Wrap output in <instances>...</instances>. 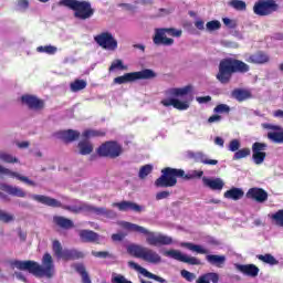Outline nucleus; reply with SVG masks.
Segmentation results:
<instances>
[{"label": "nucleus", "instance_id": "obj_41", "mask_svg": "<svg viewBox=\"0 0 283 283\" xmlns=\"http://www.w3.org/2000/svg\"><path fill=\"white\" fill-rule=\"evenodd\" d=\"M197 160L198 163H202V165H211V166L218 165V159H209L207 158V155L202 153L197 154Z\"/></svg>", "mask_w": 283, "mask_h": 283}, {"label": "nucleus", "instance_id": "obj_45", "mask_svg": "<svg viewBox=\"0 0 283 283\" xmlns=\"http://www.w3.org/2000/svg\"><path fill=\"white\" fill-rule=\"evenodd\" d=\"M248 156H251V149L242 148L239 149V151L234 153L233 160H242V158H247Z\"/></svg>", "mask_w": 283, "mask_h": 283}, {"label": "nucleus", "instance_id": "obj_61", "mask_svg": "<svg viewBox=\"0 0 283 283\" xmlns=\"http://www.w3.org/2000/svg\"><path fill=\"white\" fill-rule=\"evenodd\" d=\"M125 233H114L112 234L113 242H123L125 240Z\"/></svg>", "mask_w": 283, "mask_h": 283}, {"label": "nucleus", "instance_id": "obj_7", "mask_svg": "<svg viewBox=\"0 0 283 283\" xmlns=\"http://www.w3.org/2000/svg\"><path fill=\"white\" fill-rule=\"evenodd\" d=\"M151 78H156V72L150 69H145L117 76L113 80V83L114 85H125V83H134L135 81H149Z\"/></svg>", "mask_w": 283, "mask_h": 283}, {"label": "nucleus", "instance_id": "obj_63", "mask_svg": "<svg viewBox=\"0 0 283 283\" xmlns=\"http://www.w3.org/2000/svg\"><path fill=\"white\" fill-rule=\"evenodd\" d=\"M222 22L224 25H227V28H235V23L229 18H223Z\"/></svg>", "mask_w": 283, "mask_h": 283}, {"label": "nucleus", "instance_id": "obj_44", "mask_svg": "<svg viewBox=\"0 0 283 283\" xmlns=\"http://www.w3.org/2000/svg\"><path fill=\"white\" fill-rule=\"evenodd\" d=\"M36 52H40L41 54H56L57 49L54 45H45V46H38Z\"/></svg>", "mask_w": 283, "mask_h": 283}, {"label": "nucleus", "instance_id": "obj_18", "mask_svg": "<svg viewBox=\"0 0 283 283\" xmlns=\"http://www.w3.org/2000/svg\"><path fill=\"white\" fill-rule=\"evenodd\" d=\"M128 266H130V269H134L135 271H138V273H140L145 277H148L149 280H155V282H159V283H167V280L147 271V269L138 265V263L134 261H129Z\"/></svg>", "mask_w": 283, "mask_h": 283}, {"label": "nucleus", "instance_id": "obj_29", "mask_svg": "<svg viewBox=\"0 0 283 283\" xmlns=\"http://www.w3.org/2000/svg\"><path fill=\"white\" fill-rule=\"evenodd\" d=\"M83 258H85V254L76 249L64 250L62 254V260H65L66 262H70L71 260H83Z\"/></svg>", "mask_w": 283, "mask_h": 283}, {"label": "nucleus", "instance_id": "obj_40", "mask_svg": "<svg viewBox=\"0 0 283 283\" xmlns=\"http://www.w3.org/2000/svg\"><path fill=\"white\" fill-rule=\"evenodd\" d=\"M87 87V82L85 80H75L70 84L71 92H81Z\"/></svg>", "mask_w": 283, "mask_h": 283}, {"label": "nucleus", "instance_id": "obj_30", "mask_svg": "<svg viewBox=\"0 0 283 283\" xmlns=\"http://www.w3.org/2000/svg\"><path fill=\"white\" fill-rule=\"evenodd\" d=\"M53 222L56 227H60V229H74V221L65 217L54 216Z\"/></svg>", "mask_w": 283, "mask_h": 283}, {"label": "nucleus", "instance_id": "obj_3", "mask_svg": "<svg viewBox=\"0 0 283 283\" xmlns=\"http://www.w3.org/2000/svg\"><path fill=\"white\" fill-rule=\"evenodd\" d=\"M202 170H193L192 174H185L182 169L166 167L161 170V176L155 180V187L168 188L178 185V178L182 180H193V178H202Z\"/></svg>", "mask_w": 283, "mask_h": 283}, {"label": "nucleus", "instance_id": "obj_46", "mask_svg": "<svg viewBox=\"0 0 283 283\" xmlns=\"http://www.w3.org/2000/svg\"><path fill=\"white\" fill-rule=\"evenodd\" d=\"M115 70H127V66L123 64V60H114L108 67V72H115Z\"/></svg>", "mask_w": 283, "mask_h": 283}, {"label": "nucleus", "instance_id": "obj_6", "mask_svg": "<svg viewBox=\"0 0 283 283\" xmlns=\"http://www.w3.org/2000/svg\"><path fill=\"white\" fill-rule=\"evenodd\" d=\"M127 253H129V255L133 258H138L139 260H144V262H148L149 264H160L163 262V256H160L158 252L142 245H128Z\"/></svg>", "mask_w": 283, "mask_h": 283}, {"label": "nucleus", "instance_id": "obj_52", "mask_svg": "<svg viewBox=\"0 0 283 283\" xmlns=\"http://www.w3.org/2000/svg\"><path fill=\"white\" fill-rule=\"evenodd\" d=\"M180 274L184 280H187V282H193V280H196V274L187 270H181Z\"/></svg>", "mask_w": 283, "mask_h": 283}, {"label": "nucleus", "instance_id": "obj_33", "mask_svg": "<svg viewBox=\"0 0 283 283\" xmlns=\"http://www.w3.org/2000/svg\"><path fill=\"white\" fill-rule=\"evenodd\" d=\"M223 196L229 200H241V198H244V190H242V188L233 187L230 190L226 191Z\"/></svg>", "mask_w": 283, "mask_h": 283}, {"label": "nucleus", "instance_id": "obj_5", "mask_svg": "<svg viewBox=\"0 0 283 283\" xmlns=\"http://www.w3.org/2000/svg\"><path fill=\"white\" fill-rule=\"evenodd\" d=\"M123 227L128 231H135V233H143V235H147L146 242L150 247H169V244H174V239L171 237H167L164 234L156 235V233L149 232V230H147L143 226L124 222Z\"/></svg>", "mask_w": 283, "mask_h": 283}, {"label": "nucleus", "instance_id": "obj_34", "mask_svg": "<svg viewBox=\"0 0 283 283\" xmlns=\"http://www.w3.org/2000/svg\"><path fill=\"white\" fill-rule=\"evenodd\" d=\"M218 283L220 282V275L216 272H209L203 275H200L197 280V283Z\"/></svg>", "mask_w": 283, "mask_h": 283}, {"label": "nucleus", "instance_id": "obj_8", "mask_svg": "<svg viewBox=\"0 0 283 283\" xmlns=\"http://www.w3.org/2000/svg\"><path fill=\"white\" fill-rule=\"evenodd\" d=\"M167 34L169 36H175L177 39H180V36H182V30H177L174 28L155 29V34L153 36V43L155 45H164V46L174 45V39L167 38Z\"/></svg>", "mask_w": 283, "mask_h": 283}, {"label": "nucleus", "instance_id": "obj_11", "mask_svg": "<svg viewBox=\"0 0 283 283\" xmlns=\"http://www.w3.org/2000/svg\"><path fill=\"white\" fill-rule=\"evenodd\" d=\"M280 10V4L275 0H258L253 6V12L256 17H271Z\"/></svg>", "mask_w": 283, "mask_h": 283}, {"label": "nucleus", "instance_id": "obj_15", "mask_svg": "<svg viewBox=\"0 0 283 283\" xmlns=\"http://www.w3.org/2000/svg\"><path fill=\"white\" fill-rule=\"evenodd\" d=\"M266 147L268 145L265 143L255 142L252 145V159L255 165H262L264 160L266 159Z\"/></svg>", "mask_w": 283, "mask_h": 283}, {"label": "nucleus", "instance_id": "obj_31", "mask_svg": "<svg viewBox=\"0 0 283 283\" xmlns=\"http://www.w3.org/2000/svg\"><path fill=\"white\" fill-rule=\"evenodd\" d=\"M80 240L82 242H98V233L92 230H81L80 231Z\"/></svg>", "mask_w": 283, "mask_h": 283}, {"label": "nucleus", "instance_id": "obj_9", "mask_svg": "<svg viewBox=\"0 0 283 283\" xmlns=\"http://www.w3.org/2000/svg\"><path fill=\"white\" fill-rule=\"evenodd\" d=\"M63 209L70 211L71 213H81V211H85L86 213H95V216H104L105 218H116V212L113 210L94 207L87 203H80L78 206H64Z\"/></svg>", "mask_w": 283, "mask_h": 283}, {"label": "nucleus", "instance_id": "obj_38", "mask_svg": "<svg viewBox=\"0 0 283 283\" xmlns=\"http://www.w3.org/2000/svg\"><path fill=\"white\" fill-rule=\"evenodd\" d=\"M182 247H186V249H188L189 251H193L195 253H200L201 255H207V253H209V251L202 248V245H198L189 242L184 243Z\"/></svg>", "mask_w": 283, "mask_h": 283}, {"label": "nucleus", "instance_id": "obj_36", "mask_svg": "<svg viewBox=\"0 0 283 283\" xmlns=\"http://www.w3.org/2000/svg\"><path fill=\"white\" fill-rule=\"evenodd\" d=\"M81 156H90L94 151V145L90 140H82L77 144Z\"/></svg>", "mask_w": 283, "mask_h": 283}, {"label": "nucleus", "instance_id": "obj_55", "mask_svg": "<svg viewBox=\"0 0 283 283\" xmlns=\"http://www.w3.org/2000/svg\"><path fill=\"white\" fill-rule=\"evenodd\" d=\"M240 149V140L232 139L229 144V151H239Z\"/></svg>", "mask_w": 283, "mask_h": 283}, {"label": "nucleus", "instance_id": "obj_50", "mask_svg": "<svg viewBox=\"0 0 283 283\" xmlns=\"http://www.w3.org/2000/svg\"><path fill=\"white\" fill-rule=\"evenodd\" d=\"M214 114H229L231 107L227 104H219L213 108Z\"/></svg>", "mask_w": 283, "mask_h": 283}, {"label": "nucleus", "instance_id": "obj_49", "mask_svg": "<svg viewBox=\"0 0 283 283\" xmlns=\"http://www.w3.org/2000/svg\"><path fill=\"white\" fill-rule=\"evenodd\" d=\"M221 27H222V24L218 20L209 21L206 24V29L208 30V32H213L216 30H220Z\"/></svg>", "mask_w": 283, "mask_h": 283}, {"label": "nucleus", "instance_id": "obj_4", "mask_svg": "<svg viewBox=\"0 0 283 283\" xmlns=\"http://www.w3.org/2000/svg\"><path fill=\"white\" fill-rule=\"evenodd\" d=\"M59 6L73 10L74 18L78 19V21H87V19H92L96 12V10L92 8V2L86 0H60Z\"/></svg>", "mask_w": 283, "mask_h": 283}, {"label": "nucleus", "instance_id": "obj_56", "mask_svg": "<svg viewBox=\"0 0 283 283\" xmlns=\"http://www.w3.org/2000/svg\"><path fill=\"white\" fill-rule=\"evenodd\" d=\"M171 196V192L164 190L156 193V200H165Z\"/></svg>", "mask_w": 283, "mask_h": 283}, {"label": "nucleus", "instance_id": "obj_23", "mask_svg": "<svg viewBox=\"0 0 283 283\" xmlns=\"http://www.w3.org/2000/svg\"><path fill=\"white\" fill-rule=\"evenodd\" d=\"M269 61H271V57L269 54L264 53V51H258L247 59V63H252L253 65H264V63H269Z\"/></svg>", "mask_w": 283, "mask_h": 283}, {"label": "nucleus", "instance_id": "obj_59", "mask_svg": "<svg viewBox=\"0 0 283 283\" xmlns=\"http://www.w3.org/2000/svg\"><path fill=\"white\" fill-rule=\"evenodd\" d=\"M113 283H133L132 281L125 279L123 275H117L115 277L112 279Z\"/></svg>", "mask_w": 283, "mask_h": 283}, {"label": "nucleus", "instance_id": "obj_48", "mask_svg": "<svg viewBox=\"0 0 283 283\" xmlns=\"http://www.w3.org/2000/svg\"><path fill=\"white\" fill-rule=\"evenodd\" d=\"M63 247L61 245V242L59 240L53 241V253L56 255V258H63Z\"/></svg>", "mask_w": 283, "mask_h": 283}, {"label": "nucleus", "instance_id": "obj_58", "mask_svg": "<svg viewBox=\"0 0 283 283\" xmlns=\"http://www.w3.org/2000/svg\"><path fill=\"white\" fill-rule=\"evenodd\" d=\"M119 8H124L127 12H136V6H133L130 3H120L118 4Z\"/></svg>", "mask_w": 283, "mask_h": 283}, {"label": "nucleus", "instance_id": "obj_35", "mask_svg": "<svg viewBox=\"0 0 283 283\" xmlns=\"http://www.w3.org/2000/svg\"><path fill=\"white\" fill-rule=\"evenodd\" d=\"M191 90H193V86H191V85H187V86H184L180 88L172 87V88L168 90V94L170 96H176V97L187 96V94H189V92H191Z\"/></svg>", "mask_w": 283, "mask_h": 283}, {"label": "nucleus", "instance_id": "obj_62", "mask_svg": "<svg viewBox=\"0 0 283 283\" xmlns=\"http://www.w3.org/2000/svg\"><path fill=\"white\" fill-rule=\"evenodd\" d=\"M222 120V116L214 114L208 118V123L211 125L212 123H220Z\"/></svg>", "mask_w": 283, "mask_h": 283}, {"label": "nucleus", "instance_id": "obj_37", "mask_svg": "<svg viewBox=\"0 0 283 283\" xmlns=\"http://www.w3.org/2000/svg\"><path fill=\"white\" fill-rule=\"evenodd\" d=\"M258 260L264 262V264H270L271 266L280 264V261H277V259H275V256L272 254H259Z\"/></svg>", "mask_w": 283, "mask_h": 283}, {"label": "nucleus", "instance_id": "obj_54", "mask_svg": "<svg viewBox=\"0 0 283 283\" xmlns=\"http://www.w3.org/2000/svg\"><path fill=\"white\" fill-rule=\"evenodd\" d=\"M92 255L94 258H102L103 260L112 258V254H109L107 251H92Z\"/></svg>", "mask_w": 283, "mask_h": 283}, {"label": "nucleus", "instance_id": "obj_20", "mask_svg": "<svg viewBox=\"0 0 283 283\" xmlns=\"http://www.w3.org/2000/svg\"><path fill=\"white\" fill-rule=\"evenodd\" d=\"M56 136L60 140H63V143L70 144L74 143V140H78V138H81V133L74 129H66L57 132Z\"/></svg>", "mask_w": 283, "mask_h": 283}, {"label": "nucleus", "instance_id": "obj_60", "mask_svg": "<svg viewBox=\"0 0 283 283\" xmlns=\"http://www.w3.org/2000/svg\"><path fill=\"white\" fill-rule=\"evenodd\" d=\"M75 271L77 272V273H80V275H85V274H87V270L85 269V265L84 264H82V263H77L76 265H75Z\"/></svg>", "mask_w": 283, "mask_h": 283}, {"label": "nucleus", "instance_id": "obj_12", "mask_svg": "<svg viewBox=\"0 0 283 283\" xmlns=\"http://www.w3.org/2000/svg\"><path fill=\"white\" fill-rule=\"evenodd\" d=\"M95 43L103 50L108 52H116L118 50V41L114 39V35L109 32H102L94 36Z\"/></svg>", "mask_w": 283, "mask_h": 283}, {"label": "nucleus", "instance_id": "obj_10", "mask_svg": "<svg viewBox=\"0 0 283 283\" xmlns=\"http://www.w3.org/2000/svg\"><path fill=\"white\" fill-rule=\"evenodd\" d=\"M96 154L99 158H118L123 154V146L117 142H105L98 146Z\"/></svg>", "mask_w": 283, "mask_h": 283}, {"label": "nucleus", "instance_id": "obj_32", "mask_svg": "<svg viewBox=\"0 0 283 283\" xmlns=\"http://www.w3.org/2000/svg\"><path fill=\"white\" fill-rule=\"evenodd\" d=\"M207 262L209 264H212L213 266H218V269H222V264L227 262V258L224 255H218V254H208L206 256Z\"/></svg>", "mask_w": 283, "mask_h": 283}, {"label": "nucleus", "instance_id": "obj_27", "mask_svg": "<svg viewBox=\"0 0 283 283\" xmlns=\"http://www.w3.org/2000/svg\"><path fill=\"white\" fill-rule=\"evenodd\" d=\"M231 96L238 101V103H244V101H249V98H253V94L251 91L245 88H234L231 92Z\"/></svg>", "mask_w": 283, "mask_h": 283}, {"label": "nucleus", "instance_id": "obj_51", "mask_svg": "<svg viewBox=\"0 0 283 283\" xmlns=\"http://www.w3.org/2000/svg\"><path fill=\"white\" fill-rule=\"evenodd\" d=\"M0 160L8 164L19 163V158L6 153L0 154Z\"/></svg>", "mask_w": 283, "mask_h": 283}, {"label": "nucleus", "instance_id": "obj_26", "mask_svg": "<svg viewBox=\"0 0 283 283\" xmlns=\"http://www.w3.org/2000/svg\"><path fill=\"white\" fill-rule=\"evenodd\" d=\"M237 269L248 277H258L260 274V268L255 264H237Z\"/></svg>", "mask_w": 283, "mask_h": 283}, {"label": "nucleus", "instance_id": "obj_24", "mask_svg": "<svg viewBox=\"0 0 283 283\" xmlns=\"http://www.w3.org/2000/svg\"><path fill=\"white\" fill-rule=\"evenodd\" d=\"M161 105L164 107H174L175 109H178L179 112H185L189 107V102H182L178 98H166L161 101Z\"/></svg>", "mask_w": 283, "mask_h": 283}, {"label": "nucleus", "instance_id": "obj_39", "mask_svg": "<svg viewBox=\"0 0 283 283\" xmlns=\"http://www.w3.org/2000/svg\"><path fill=\"white\" fill-rule=\"evenodd\" d=\"M105 130L86 129L83 132V138H102L105 136Z\"/></svg>", "mask_w": 283, "mask_h": 283}, {"label": "nucleus", "instance_id": "obj_19", "mask_svg": "<svg viewBox=\"0 0 283 283\" xmlns=\"http://www.w3.org/2000/svg\"><path fill=\"white\" fill-rule=\"evenodd\" d=\"M114 207L118 208L119 211H134L135 213H143L145 207L133 201H122L114 203Z\"/></svg>", "mask_w": 283, "mask_h": 283}, {"label": "nucleus", "instance_id": "obj_2", "mask_svg": "<svg viewBox=\"0 0 283 283\" xmlns=\"http://www.w3.org/2000/svg\"><path fill=\"white\" fill-rule=\"evenodd\" d=\"M251 71V66L242 60L235 57H224L219 62V71L217 73V81L227 85L231 83L233 74H247Z\"/></svg>", "mask_w": 283, "mask_h": 283}, {"label": "nucleus", "instance_id": "obj_43", "mask_svg": "<svg viewBox=\"0 0 283 283\" xmlns=\"http://www.w3.org/2000/svg\"><path fill=\"white\" fill-rule=\"evenodd\" d=\"M271 220L276 224V227H283V209L277 210L275 213L270 216Z\"/></svg>", "mask_w": 283, "mask_h": 283}, {"label": "nucleus", "instance_id": "obj_22", "mask_svg": "<svg viewBox=\"0 0 283 283\" xmlns=\"http://www.w3.org/2000/svg\"><path fill=\"white\" fill-rule=\"evenodd\" d=\"M32 198L33 200H35V202H40L41 205H45L46 207H53V209H59L63 207V203H61V201L52 197H48L43 195H33Z\"/></svg>", "mask_w": 283, "mask_h": 283}, {"label": "nucleus", "instance_id": "obj_17", "mask_svg": "<svg viewBox=\"0 0 283 283\" xmlns=\"http://www.w3.org/2000/svg\"><path fill=\"white\" fill-rule=\"evenodd\" d=\"M245 197L255 202H266L269 200V192L262 188L254 187L248 190Z\"/></svg>", "mask_w": 283, "mask_h": 283}, {"label": "nucleus", "instance_id": "obj_16", "mask_svg": "<svg viewBox=\"0 0 283 283\" xmlns=\"http://www.w3.org/2000/svg\"><path fill=\"white\" fill-rule=\"evenodd\" d=\"M263 129H271L272 132L268 133L269 140L272 143H276L277 145H282L283 143V130L282 126L273 125V124H262Z\"/></svg>", "mask_w": 283, "mask_h": 283}, {"label": "nucleus", "instance_id": "obj_53", "mask_svg": "<svg viewBox=\"0 0 283 283\" xmlns=\"http://www.w3.org/2000/svg\"><path fill=\"white\" fill-rule=\"evenodd\" d=\"M0 220L8 224V222H12L14 220V216L0 210Z\"/></svg>", "mask_w": 283, "mask_h": 283}, {"label": "nucleus", "instance_id": "obj_1", "mask_svg": "<svg viewBox=\"0 0 283 283\" xmlns=\"http://www.w3.org/2000/svg\"><path fill=\"white\" fill-rule=\"evenodd\" d=\"M11 266H14L19 271H28V273H31V275H34V277H46L48 280H52L56 273L52 254L48 252L44 253L42 258V265L32 260H14L11 262Z\"/></svg>", "mask_w": 283, "mask_h": 283}, {"label": "nucleus", "instance_id": "obj_64", "mask_svg": "<svg viewBox=\"0 0 283 283\" xmlns=\"http://www.w3.org/2000/svg\"><path fill=\"white\" fill-rule=\"evenodd\" d=\"M197 102H199L200 104L211 103V96L207 95L197 97Z\"/></svg>", "mask_w": 283, "mask_h": 283}, {"label": "nucleus", "instance_id": "obj_14", "mask_svg": "<svg viewBox=\"0 0 283 283\" xmlns=\"http://www.w3.org/2000/svg\"><path fill=\"white\" fill-rule=\"evenodd\" d=\"M22 105H27L29 109L39 112L45 108V101L38 98L36 95L25 94L21 96Z\"/></svg>", "mask_w": 283, "mask_h": 283}, {"label": "nucleus", "instance_id": "obj_47", "mask_svg": "<svg viewBox=\"0 0 283 283\" xmlns=\"http://www.w3.org/2000/svg\"><path fill=\"white\" fill-rule=\"evenodd\" d=\"M229 6H231V8H234V10H239V11L247 10V2L242 0H231L229 2Z\"/></svg>", "mask_w": 283, "mask_h": 283}, {"label": "nucleus", "instance_id": "obj_25", "mask_svg": "<svg viewBox=\"0 0 283 283\" xmlns=\"http://www.w3.org/2000/svg\"><path fill=\"white\" fill-rule=\"evenodd\" d=\"M0 191L8 193L9 196H14L15 198H25L27 193L23 189L14 187L8 184H0Z\"/></svg>", "mask_w": 283, "mask_h": 283}, {"label": "nucleus", "instance_id": "obj_13", "mask_svg": "<svg viewBox=\"0 0 283 283\" xmlns=\"http://www.w3.org/2000/svg\"><path fill=\"white\" fill-rule=\"evenodd\" d=\"M165 255H168V258H172V260H177L178 262H184L185 264H191V266H199V264H201L200 259L196 256L185 255L182 254V252L178 250L166 251Z\"/></svg>", "mask_w": 283, "mask_h": 283}, {"label": "nucleus", "instance_id": "obj_42", "mask_svg": "<svg viewBox=\"0 0 283 283\" xmlns=\"http://www.w3.org/2000/svg\"><path fill=\"white\" fill-rule=\"evenodd\" d=\"M151 171H154V166L149 164L142 166L138 172L140 180H145V178H147Z\"/></svg>", "mask_w": 283, "mask_h": 283}, {"label": "nucleus", "instance_id": "obj_21", "mask_svg": "<svg viewBox=\"0 0 283 283\" xmlns=\"http://www.w3.org/2000/svg\"><path fill=\"white\" fill-rule=\"evenodd\" d=\"M0 175L1 176H11V178H17L21 182H24L25 185H29L30 187H36V182L33 180H30V178L25 176H21L19 172L11 171L10 169L0 166Z\"/></svg>", "mask_w": 283, "mask_h": 283}, {"label": "nucleus", "instance_id": "obj_28", "mask_svg": "<svg viewBox=\"0 0 283 283\" xmlns=\"http://www.w3.org/2000/svg\"><path fill=\"white\" fill-rule=\"evenodd\" d=\"M202 182L205 187H208L212 191H222V189L224 188V181H222V179L220 178L209 179L207 177H203Z\"/></svg>", "mask_w": 283, "mask_h": 283}, {"label": "nucleus", "instance_id": "obj_57", "mask_svg": "<svg viewBox=\"0 0 283 283\" xmlns=\"http://www.w3.org/2000/svg\"><path fill=\"white\" fill-rule=\"evenodd\" d=\"M18 8L19 10H28L30 8V1L29 0H18Z\"/></svg>", "mask_w": 283, "mask_h": 283}]
</instances>
